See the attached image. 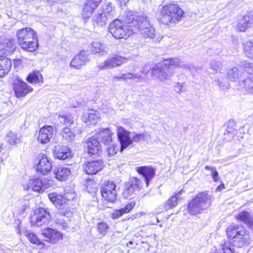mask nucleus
I'll list each match as a JSON object with an SVG mask.
<instances>
[{"label": "nucleus", "mask_w": 253, "mask_h": 253, "mask_svg": "<svg viewBox=\"0 0 253 253\" xmlns=\"http://www.w3.org/2000/svg\"><path fill=\"white\" fill-rule=\"evenodd\" d=\"M184 11L177 3L170 2L162 5L157 18L158 23L169 27L178 24L184 17Z\"/></svg>", "instance_id": "1"}, {"label": "nucleus", "mask_w": 253, "mask_h": 253, "mask_svg": "<svg viewBox=\"0 0 253 253\" xmlns=\"http://www.w3.org/2000/svg\"><path fill=\"white\" fill-rule=\"evenodd\" d=\"M135 26L134 18L128 22L115 19L110 24L109 31L115 39H126L135 34L137 30Z\"/></svg>", "instance_id": "2"}, {"label": "nucleus", "mask_w": 253, "mask_h": 253, "mask_svg": "<svg viewBox=\"0 0 253 253\" xmlns=\"http://www.w3.org/2000/svg\"><path fill=\"white\" fill-rule=\"evenodd\" d=\"M210 199L207 192H201L198 193L188 203L187 210L191 215H196L202 213L205 209L204 205Z\"/></svg>", "instance_id": "3"}, {"label": "nucleus", "mask_w": 253, "mask_h": 253, "mask_svg": "<svg viewBox=\"0 0 253 253\" xmlns=\"http://www.w3.org/2000/svg\"><path fill=\"white\" fill-rule=\"evenodd\" d=\"M135 27L137 30L135 34L140 32L145 38L153 39L155 37V30L151 25L147 17L138 16L134 18Z\"/></svg>", "instance_id": "4"}, {"label": "nucleus", "mask_w": 253, "mask_h": 253, "mask_svg": "<svg viewBox=\"0 0 253 253\" xmlns=\"http://www.w3.org/2000/svg\"><path fill=\"white\" fill-rule=\"evenodd\" d=\"M11 84L14 95L16 98H23L34 91L32 86L18 77L12 80Z\"/></svg>", "instance_id": "5"}, {"label": "nucleus", "mask_w": 253, "mask_h": 253, "mask_svg": "<svg viewBox=\"0 0 253 253\" xmlns=\"http://www.w3.org/2000/svg\"><path fill=\"white\" fill-rule=\"evenodd\" d=\"M116 184L111 180L105 181L101 186L100 193L102 199L107 203H114L117 200Z\"/></svg>", "instance_id": "6"}, {"label": "nucleus", "mask_w": 253, "mask_h": 253, "mask_svg": "<svg viewBox=\"0 0 253 253\" xmlns=\"http://www.w3.org/2000/svg\"><path fill=\"white\" fill-rule=\"evenodd\" d=\"M50 215L48 211L43 208L35 210L30 215L29 220L32 226H41L48 222Z\"/></svg>", "instance_id": "7"}, {"label": "nucleus", "mask_w": 253, "mask_h": 253, "mask_svg": "<svg viewBox=\"0 0 253 253\" xmlns=\"http://www.w3.org/2000/svg\"><path fill=\"white\" fill-rule=\"evenodd\" d=\"M34 168L37 173L45 175L51 172L52 166L46 155L40 154L35 159Z\"/></svg>", "instance_id": "8"}, {"label": "nucleus", "mask_w": 253, "mask_h": 253, "mask_svg": "<svg viewBox=\"0 0 253 253\" xmlns=\"http://www.w3.org/2000/svg\"><path fill=\"white\" fill-rule=\"evenodd\" d=\"M84 147L90 156H99L102 151L101 145L94 135L89 137L84 142Z\"/></svg>", "instance_id": "9"}, {"label": "nucleus", "mask_w": 253, "mask_h": 253, "mask_svg": "<svg viewBox=\"0 0 253 253\" xmlns=\"http://www.w3.org/2000/svg\"><path fill=\"white\" fill-rule=\"evenodd\" d=\"M42 236L44 241L51 244H56L63 239V234L51 227H46L42 230Z\"/></svg>", "instance_id": "10"}, {"label": "nucleus", "mask_w": 253, "mask_h": 253, "mask_svg": "<svg viewBox=\"0 0 253 253\" xmlns=\"http://www.w3.org/2000/svg\"><path fill=\"white\" fill-rule=\"evenodd\" d=\"M102 0H85L82 6L81 15L83 19L87 20L93 14Z\"/></svg>", "instance_id": "11"}, {"label": "nucleus", "mask_w": 253, "mask_h": 253, "mask_svg": "<svg viewBox=\"0 0 253 253\" xmlns=\"http://www.w3.org/2000/svg\"><path fill=\"white\" fill-rule=\"evenodd\" d=\"M52 181L48 178H32L29 180V188L33 191L42 193L47 188L51 187Z\"/></svg>", "instance_id": "12"}, {"label": "nucleus", "mask_w": 253, "mask_h": 253, "mask_svg": "<svg viewBox=\"0 0 253 253\" xmlns=\"http://www.w3.org/2000/svg\"><path fill=\"white\" fill-rule=\"evenodd\" d=\"M142 187V182L141 179L137 177H132L126 184V188L123 192V196L126 198H129L136 191L140 190Z\"/></svg>", "instance_id": "13"}, {"label": "nucleus", "mask_w": 253, "mask_h": 253, "mask_svg": "<svg viewBox=\"0 0 253 253\" xmlns=\"http://www.w3.org/2000/svg\"><path fill=\"white\" fill-rule=\"evenodd\" d=\"M103 162L101 160H91L85 162L83 165V169L87 175L96 174L104 168Z\"/></svg>", "instance_id": "14"}, {"label": "nucleus", "mask_w": 253, "mask_h": 253, "mask_svg": "<svg viewBox=\"0 0 253 253\" xmlns=\"http://www.w3.org/2000/svg\"><path fill=\"white\" fill-rule=\"evenodd\" d=\"M130 132L123 128L119 127L117 130V137L120 143V151L122 152L124 149L132 144V140L130 136Z\"/></svg>", "instance_id": "15"}, {"label": "nucleus", "mask_w": 253, "mask_h": 253, "mask_svg": "<svg viewBox=\"0 0 253 253\" xmlns=\"http://www.w3.org/2000/svg\"><path fill=\"white\" fill-rule=\"evenodd\" d=\"M37 32L31 27H24L16 31V38L18 45L20 46L26 41L30 40L37 34Z\"/></svg>", "instance_id": "16"}, {"label": "nucleus", "mask_w": 253, "mask_h": 253, "mask_svg": "<svg viewBox=\"0 0 253 253\" xmlns=\"http://www.w3.org/2000/svg\"><path fill=\"white\" fill-rule=\"evenodd\" d=\"M89 60L87 52L82 50L73 57L70 63V66L73 68L79 70Z\"/></svg>", "instance_id": "17"}, {"label": "nucleus", "mask_w": 253, "mask_h": 253, "mask_svg": "<svg viewBox=\"0 0 253 253\" xmlns=\"http://www.w3.org/2000/svg\"><path fill=\"white\" fill-rule=\"evenodd\" d=\"M113 10L112 4L109 3L106 5V9L101 10L98 12L92 19V22L97 25L102 26L105 24L108 19V17L111 16V12Z\"/></svg>", "instance_id": "18"}, {"label": "nucleus", "mask_w": 253, "mask_h": 253, "mask_svg": "<svg viewBox=\"0 0 253 253\" xmlns=\"http://www.w3.org/2000/svg\"><path fill=\"white\" fill-rule=\"evenodd\" d=\"M136 172L144 178V181L147 186H148L150 181L156 175V169L150 166L138 167L135 169Z\"/></svg>", "instance_id": "19"}, {"label": "nucleus", "mask_w": 253, "mask_h": 253, "mask_svg": "<svg viewBox=\"0 0 253 253\" xmlns=\"http://www.w3.org/2000/svg\"><path fill=\"white\" fill-rule=\"evenodd\" d=\"M24 235L31 244L35 245L38 248L39 253H42L47 250L48 246L46 245L44 241L39 238L34 233L26 231Z\"/></svg>", "instance_id": "20"}, {"label": "nucleus", "mask_w": 253, "mask_h": 253, "mask_svg": "<svg viewBox=\"0 0 253 253\" xmlns=\"http://www.w3.org/2000/svg\"><path fill=\"white\" fill-rule=\"evenodd\" d=\"M48 197L50 202L57 208L61 209L67 205L68 199L65 193L61 194L57 192H51L48 194Z\"/></svg>", "instance_id": "21"}, {"label": "nucleus", "mask_w": 253, "mask_h": 253, "mask_svg": "<svg viewBox=\"0 0 253 253\" xmlns=\"http://www.w3.org/2000/svg\"><path fill=\"white\" fill-rule=\"evenodd\" d=\"M23 51L27 52H35L39 48V40L37 34L34 35L30 40L26 41L19 46Z\"/></svg>", "instance_id": "22"}, {"label": "nucleus", "mask_w": 253, "mask_h": 253, "mask_svg": "<svg viewBox=\"0 0 253 253\" xmlns=\"http://www.w3.org/2000/svg\"><path fill=\"white\" fill-rule=\"evenodd\" d=\"M12 62L6 56L0 54V79L5 77L10 71Z\"/></svg>", "instance_id": "23"}, {"label": "nucleus", "mask_w": 253, "mask_h": 253, "mask_svg": "<svg viewBox=\"0 0 253 253\" xmlns=\"http://www.w3.org/2000/svg\"><path fill=\"white\" fill-rule=\"evenodd\" d=\"M250 240L251 238L249 231L243 226L242 229H240L233 242L237 243L238 246L241 247L244 245H249Z\"/></svg>", "instance_id": "24"}, {"label": "nucleus", "mask_w": 253, "mask_h": 253, "mask_svg": "<svg viewBox=\"0 0 253 253\" xmlns=\"http://www.w3.org/2000/svg\"><path fill=\"white\" fill-rule=\"evenodd\" d=\"M0 50L3 51L4 53L12 54L15 50L14 39L0 37Z\"/></svg>", "instance_id": "25"}, {"label": "nucleus", "mask_w": 253, "mask_h": 253, "mask_svg": "<svg viewBox=\"0 0 253 253\" xmlns=\"http://www.w3.org/2000/svg\"><path fill=\"white\" fill-rule=\"evenodd\" d=\"M126 61V57L116 54L106 59L104 62V65L108 68H114L121 66Z\"/></svg>", "instance_id": "26"}, {"label": "nucleus", "mask_w": 253, "mask_h": 253, "mask_svg": "<svg viewBox=\"0 0 253 253\" xmlns=\"http://www.w3.org/2000/svg\"><path fill=\"white\" fill-rule=\"evenodd\" d=\"M136 202L134 201L129 202L125 207L119 209L115 210L111 214L113 219H118L125 214L129 213L135 207Z\"/></svg>", "instance_id": "27"}, {"label": "nucleus", "mask_w": 253, "mask_h": 253, "mask_svg": "<svg viewBox=\"0 0 253 253\" xmlns=\"http://www.w3.org/2000/svg\"><path fill=\"white\" fill-rule=\"evenodd\" d=\"M26 81L32 84L41 85L43 83L44 79L42 74L38 70H33L28 74Z\"/></svg>", "instance_id": "28"}, {"label": "nucleus", "mask_w": 253, "mask_h": 253, "mask_svg": "<svg viewBox=\"0 0 253 253\" xmlns=\"http://www.w3.org/2000/svg\"><path fill=\"white\" fill-rule=\"evenodd\" d=\"M53 127H41L38 135V140L42 144L48 142L52 137Z\"/></svg>", "instance_id": "29"}, {"label": "nucleus", "mask_w": 253, "mask_h": 253, "mask_svg": "<svg viewBox=\"0 0 253 253\" xmlns=\"http://www.w3.org/2000/svg\"><path fill=\"white\" fill-rule=\"evenodd\" d=\"M94 136L98 140H100L105 145H110L112 142V133L109 128H103Z\"/></svg>", "instance_id": "30"}, {"label": "nucleus", "mask_w": 253, "mask_h": 253, "mask_svg": "<svg viewBox=\"0 0 253 253\" xmlns=\"http://www.w3.org/2000/svg\"><path fill=\"white\" fill-rule=\"evenodd\" d=\"M253 22V16L250 14H245L237 24V29L239 32H245Z\"/></svg>", "instance_id": "31"}, {"label": "nucleus", "mask_w": 253, "mask_h": 253, "mask_svg": "<svg viewBox=\"0 0 253 253\" xmlns=\"http://www.w3.org/2000/svg\"><path fill=\"white\" fill-rule=\"evenodd\" d=\"M54 156L59 160H65L72 157V151L65 146H58L54 150Z\"/></svg>", "instance_id": "32"}, {"label": "nucleus", "mask_w": 253, "mask_h": 253, "mask_svg": "<svg viewBox=\"0 0 253 253\" xmlns=\"http://www.w3.org/2000/svg\"><path fill=\"white\" fill-rule=\"evenodd\" d=\"M243 225L237 224H231L226 229V234L227 238L232 242L234 241L237 235L241 229H242Z\"/></svg>", "instance_id": "33"}, {"label": "nucleus", "mask_w": 253, "mask_h": 253, "mask_svg": "<svg viewBox=\"0 0 253 253\" xmlns=\"http://www.w3.org/2000/svg\"><path fill=\"white\" fill-rule=\"evenodd\" d=\"M54 174L56 179L63 181L68 178L71 174V170L67 168L59 167L55 169Z\"/></svg>", "instance_id": "34"}, {"label": "nucleus", "mask_w": 253, "mask_h": 253, "mask_svg": "<svg viewBox=\"0 0 253 253\" xmlns=\"http://www.w3.org/2000/svg\"><path fill=\"white\" fill-rule=\"evenodd\" d=\"M235 219L246 224L248 227L253 228V219L251 218L250 213L247 211H242L235 216Z\"/></svg>", "instance_id": "35"}, {"label": "nucleus", "mask_w": 253, "mask_h": 253, "mask_svg": "<svg viewBox=\"0 0 253 253\" xmlns=\"http://www.w3.org/2000/svg\"><path fill=\"white\" fill-rule=\"evenodd\" d=\"M151 70L152 76L156 77L160 81H163L168 79V75L165 72H163L162 69L157 65L152 68Z\"/></svg>", "instance_id": "36"}, {"label": "nucleus", "mask_w": 253, "mask_h": 253, "mask_svg": "<svg viewBox=\"0 0 253 253\" xmlns=\"http://www.w3.org/2000/svg\"><path fill=\"white\" fill-rule=\"evenodd\" d=\"M184 192V190L182 189L179 191L174 193L166 201L165 203V206L169 209H172L175 207L177 205V196Z\"/></svg>", "instance_id": "37"}, {"label": "nucleus", "mask_w": 253, "mask_h": 253, "mask_svg": "<svg viewBox=\"0 0 253 253\" xmlns=\"http://www.w3.org/2000/svg\"><path fill=\"white\" fill-rule=\"evenodd\" d=\"M110 229L109 225L105 221H100L96 224V231L98 234L102 236H105Z\"/></svg>", "instance_id": "38"}, {"label": "nucleus", "mask_w": 253, "mask_h": 253, "mask_svg": "<svg viewBox=\"0 0 253 253\" xmlns=\"http://www.w3.org/2000/svg\"><path fill=\"white\" fill-rule=\"evenodd\" d=\"M98 119L99 113L93 111V112L89 113L87 117L84 119V121L87 125H95Z\"/></svg>", "instance_id": "39"}, {"label": "nucleus", "mask_w": 253, "mask_h": 253, "mask_svg": "<svg viewBox=\"0 0 253 253\" xmlns=\"http://www.w3.org/2000/svg\"><path fill=\"white\" fill-rule=\"evenodd\" d=\"M60 123L66 126L72 125L74 122V118L71 115H63L59 116Z\"/></svg>", "instance_id": "40"}, {"label": "nucleus", "mask_w": 253, "mask_h": 253, "mask_svg": "<svg viewBox=\"0 0 253 253\" xmlns=\"http://www.w3.org/2000/svg\"><path fill=\"white\" fill-rule=\"evenodd\" d=\"M104 46L100 42L94 41L92 42L91 46V50L92 53L94 54L99 53L104 51Z\"/></svg>", "instance_id": "41"}, {"label": "nucleus", "mask_w": 253, "mask_h": 253, "mask_svg": "<svg viewBox=\"0 0 253 253\" xmlns=\"http://www.w3.org/2000/svg\"><path fill=\"white\" fill-rule=\"evenodd\" d=\"M136 77L130 73H127L126 74H123L121 76H115L113 77V80L114 81H126L127 80H130L136 78Z\"/></svg>", "instance_id": "42"}, {"label": "nucleus", "mask_w": 253, "mask_h": 253, "mask_svg": "<svg viewBox=\"0 0 253 253\" xmlns=\"http://www.w3.org/2000/svg\"><path fill=\"white\" fill-rule=\"evenodd\" d=\"M245 89L253 93V77L248 78L243 81Z\"/></svg>", "instance_id": "43"}, {"label": "nucleus", "mask_w": 253, "mask_h": 253, "mask_svg": "<svg viewBox=\"0 0 253 253\" xmlns=\"http://www.w3.org/2000/svg\"><path fill=\"white\" fill-rule=\"evenodd\" d=\"M62 136L65 139H72L74 137L75 134L70 127H64L62 131Z\"/></svg>", "instance_id": "44"}, {"label": "nucleus", "mask_w": 253, "mask_h": 253, "mask_svg": "<svg viewBox=\"0 0 253 253\" xmlns=\"http://www.w3.org/2000/svg\"><path fill=\"white\" fill-rule=\"evenodd\" d=\"M118 151V147L117 144H113L109 146L107 153L110 156L115 155Z\"/></svg>", "instance_id": "45"}, {"label": "nucleus", "mask_w": 253, "mask_h": 253, "mask_svg": "<svg viewBox=\"0 0 253 253\" xmlns=\"http://www.w3.org/2000/svg\"><path fill=\"white\" fill-rule=\"evenodd\" d=\"M222 250L223 253H234L233 250L230 248L229 244L227 242H225L223 244Z\"/></svg>", "instance_id": "46"}, {"label": "nucleus", "mask_w": 253, "mask_h": 253, "mask_svg": "<svg viewBox=\"0 0 253 253\" xmlns=\"http://www.w3.org/2000/svg\"><path fill=\"white\" fill-rule=\"evenodd\" d=\"M96 184L93 179H87L85 183V187L88 190L92 188H95Z\"/></svg>", "instance_id": "47"}, {"label": "nucleus", "mask_w": 253, "mask_h": 253, "mask_svg": "<svg viewBox=\"0 0 253 253\" xmlns=\"http://www.w3.org/2000/svg\"><path fill=\"white\" fill-rule=\"evenodd\" d=\"M144 138V136L143 134H135L133 136L132 138H131V140H132V143L133 142H138L143 140Z\"/></svg>", "instance_id": "48"}, {"label": "nucleus", "mask_w": 253, "mask_h": 253, "mask_svg": "<svg viewBox=\"0 0 253 253\" xmlns=\"http://www.w3.org/2000/svg\"><path fill=\"white\" fill-rule=\"evenodd\" d=\"M211 175L214 182H217L219 180V174L215 169H213V171L211 172Z\"/></svg>", "instance_id": "49"}, {"label": "nucleus", "mask_w": 253, "mask_h": 253, "mask_svg": "<svg viewBox=\"0 0 253 253\" xmlns=\"http://www.w3.org/2000/svg\"><path fill=\"white\" fill-rule=\"evenodd\" d=\"M164 61H168L169 66H176L178 64L177 62L175 61L174 58H167L164 59Z\"/></svg>", "instance_id": "50"}, {"label": "nucleus", "mask_w": 253, "mask_h": 253, "mask_svg": "<svg viewBox=\"0 0 253 253\" xmlns=\"http://www.w3.org/2000/svg\"><path fill=\"white\" fill-rule=\"evenodd\" d=\"M225 188V186L222 181L220 182V184L216 187V191H221L223 189Z\"/></svg>", "instance_id": "51"}, {"label": "nucleus", "mask_w": 253, "mask_h": 253, "mask_svg": "<svg viewBox=\"0 0 253 253\" xmlns=\"http://www.w3.org/2000/svg\"><path fill=\"white\" fill-rule=\"evenodd\" d=\"M27 207L26 206H24L21 209H20L18 211V213L19 215L23 214L27 209Z\"/></svg>", "instance_id": "52"}, {"label": "nucleus", "mask_w": 253, "mask_h": 253, "mask_svg": "<svg viewBox=\"0 0 253 253\" xmlns=\"http://www.w3.org/2000/svg\"><path fill=\"white\" fill-rule=\"evenodd\" d=\"M215 169V168L211 167L209 166H206L205 167V169L206 170H211V172L213 171V169Z\"/></svg>", "instance_id": "53"}, {"label": "nucleus", "mask_w": 253, "mask_h": 253, "mask_svg": "<svg viewBox=\"0 0 253 253\" xmlns=\"http://www.w3.org/2000/svg\"><path fill=\"white\" fill-rule=\"evenodd\" d=\"M3 147H4V145L3 144H1L0 145V149L1 150L2 149H3Z\"/></svg>", "instance_id": "54"}, {"label": "nucleus", "mask_w": 253, "mask_h": 253, "mask_svg": "<svg viewBox=\"0 0 253 253\" xmlns=\"http://www.w3.org/2000/svg\"><path fill=\"white\" fill-rule=\"evenodd\" d=\"M128 243H129V244H131H131H133V242H132V241H129V242H128Z\"/></svg>", "instance_id": "55"}, {"label": "nucleus", "mask_w": 253, "mask_h": 253, "mask_svg": "<svg viewBox=\"0 0 253 253\" xmlns=\"http://www.w3.org/2000/svg\"><path fill=\"white\" fill-rule=\"evenodd\" d=\"M49 126V127H50L51 126Z\"/></svg>", "instance_id": "56"}]
</instances>
